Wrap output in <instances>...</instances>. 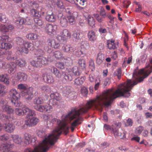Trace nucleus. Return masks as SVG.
I'll use <instances>...</instances> for the list:
<instances>
[{
  "mask_svg": "<svg viewBox=\"0 0 152 152\" xmlns=\"http://www.w3.org/2000/svg\"><path fill=\"white\" fill-rule=\"evenodd\" d=\"M27 88V86L26 85L24 84H20L18 86V89L20 90H23V91H26Z\"/></svg>",
  "mask_w": 152,
  "mask_h": 152,
  "instance_id": "nucleus-56",
  "label": "nucleus"
},
{
  "mask_svg": "<svg viewBox=\"0 0 152 152\" xmlns=\"http://www.w3.org/2000/svg\"><path fill=\"white\" fill-rule=\"evenodd\" d=\"M14 118L12 115H7L3 113L0 114V120L4 122H7L8 121H12Z\"/></svg>",
  "mask_w": 152,
  "mask_h": 152,
  "instance_id": "nucleus-16",
  "label": "nucleus"
},
{
  "mask_svg": "<svg viewBox=\"0 0 152 152\" xmlns=\"http://www.w3.org/2000/svg\"><path fill=\"white\" fill-rule=\"evenodd\" d=\"M81 92L83 96H86L88 93V89L86 88L83 87L81 89Z\"/></svg>",
  "mask_w": 152,
  "mask_h": 152,
  "instance_id": "nucleus-61",
  "label": "nucleus"
},
{
  "mask_svg": "<svg viewBox=\"0 0 152 152\" xmlns=\"http://www.w3.org/2000/svg\"><path fill=\"white\" fill-rule=\"evenodd\" d=\"M104 57L101 54L99 53L97 56L96 63L99 64H100L103 62Z\"/></svg>",
  "mask_w": 152,
  "mask_h": 152,
  "instance_id": "nucleus-47",
  "label": "nucleus"
},
{
  "mask_svg": "<svg viewBox=\"0 0 152 152\" xmlns=\"http://www.w3.org/2000/svg\"><path fill=\"white\" fill-rule=\"evenodd\" d=\"M34 108L37 110L41 112H47L50 113L52 111V106L49 104L43 105H36L34 106Z\"/></svg>",
  "mask_w": 152,
  "mask_h": 152,
  "instance_id": "nucleus-7",
  "label": "nucleus"
},
{
  "mask_svg": "<svg viewBox=\"0 0 152 152\" xmlns=\"http://www.w3.org/2000/svg\"><path fill=\"white\" fill-rule=\"evenodd\" d=\"M26 46V45L18 46L17 49L20 53L27 54L28 53V49L27 48Z\"/></svg>",
  "mask_w": 152,
  "mask_h": 152,
  "instance_id": "nucleus-28",
  "label": "nucleus"
},
{
  "mask_svg": "<svg viewBox=\"0 0 152 152\" xmlns=\"http://www.w3.org/2000/svg\"><path fill=\"white\" fill-rule=\"evenodd\" d=\"M14 28V27L12 25H9L6 26H4L2 27L1 31L3 32H6L12 30Z\"/></svg>",
  "mask_w": 152,
  "mask_h": 152,
  "instance_id": "nucleus-36",
  "label": "nucleus"
},
{
  "mask_svg": "<svg viewBox=\"0 0 152 152\" xmlns=\"http://www.w3.org/2000/svg\"><path fill=\"white\" fill-rule=\"evenodd\" d=\"M26 62L25 60L23 59H20L16 61V63L13 62H11L9 64V69L8 70V73L10 74H13L15 72V70L17 67V64L21 67L25 66Z\"/></svg>",
  "mask_w": 152,
  "mask_h": 152,
  "instance_id": "nucleus-3",
  "label": "nucleus"
},
{
  "mask_svg": "<svg viewBox=\"0 0 152 152\" xmlns=\"http://www.w3.org/2000/svg\"><path fill=\"white\" fill-rule=\"evenodd\" d=\"M112 132L113 133L115 137H121V139H124L126 137V133L125 132L122 130L121 131H118V128H112Z\"/></svg>",
  "mask_w": 152,
  "mask_h": 152,
  "instance_id": "nucleus-13",
  "label": "nucleus"
},
{
  "mask_svg": "<svg viewBox=\"0 0 152 152\" xmlns=\"http://www.w3.org/2000/svg\"><path fill=\"white\" fill-rule=\"evenodd\" d=\"M62 49L64 52L74 54V53L75 49L69 45H64L62 47Z\"/></svg>",
  "mask_w": 152,
  "mask_h": 152,
  "instance_id": "nucleus-14",
  "label": "nucleus"
},
{
  "mask_svg": "<svg viewBox=\"0 0 152 152\" xmlns=\"http://www.w3.org/2000/svg\"><path fill=\"white\" fill-rule=\"evenodd\" d=\"M47 48H46L48 52L50 53L52 51V48L59 49L60 48V44L56 41L53 39H48L47 40Z\"/></svg>",
  "mask_w": 152,
  "mask_h": 152,
  "instance_id": "nucleus-8",
  "label": "nucleus"
},
{
  "mask_svg": "<svg viewBox=\"0 0 152 152\" xmlns=\"http://www.w3.org/2000/svg\"><path fill=\"white\" fill-rule=\"evenodd\" d=\"M58 30V26L56 25L48 24L45 27V31L46 32L50 35L55 34Z\"/></svg>",
  "mask_w": 152,
  "mask_h": 152,
  "instance_id": "nucleus-9",
  "label": "nucleus"
},
{
  "mask_svg": "<svg viewBox=\"0 0 152 152\" xmlns=\"http://www.w3.org/2000/svg\"><path fill=\"white\" fill-rule=\"evenodd\" d=\"M56 121L58 125L53 131L52 134L45 137L42 142L38 146H36L34 150L28 148L25 149L24 152H46L51 146L54 145L57 142L62 131H64L65 134H66L69 132L70 128L66 126V120H64V118L61 121L52 117L51 122L49 124V125L51 123L53 124Z\"/></svg>",
  "mask_w": 152,
  "mask_h": 152,
  "instance_id": "nucleus-2",
  "label": "nucleus"
},
{
  "mask_svg": "<svg viewBox=\"0 0 152 152\" xmlns=\"http://www.w3.org/2000/svg\"><path fill=\"white\" fill-rule=\"evenodd\" d=\"M9 65L7 64L2 61H0V68L3 69H7Z\"/></svg>",
  "mask_w": 152,
  "mask_h": 152,
  "instance_id": "nucleus-63",
  "label": "nucleus"
},
{
  "mask_svg": "<svg viewBox=\"0 0 152 152\" xmlns=\"http://www.w3.org/2000/svg\"><path fill=\"white\" fill-rule=\"evenodd\" d=\"M15 40L18 46L20 45L25 46V43L26 41H24L22 38L19 37L16 38Z\"/></svg>",
  "mask_w": 152,
  "mask_h": 152,
  "instance_id": "nucleus-41",
  "label": "nucleus"
},
{
  "mask_svg": "<svg viewBox=\"0 0 152 152\" xmlns=\"http://www.w3.org/2000/svg\"><path fill=\"white\" fill-rule=\"evenodd\" d=\"M114 76H117L118 79H120L122 76V71L121 68L117 69L114 73Z\"/></svg>",
  "mask_w": 152,
  "mask_h": 152,
  "instance_id": "nucleus-45",
  "label": "nucleus"
},
{
  "mask_svg": "<svg viewBox=\"0 0 152 152\" xmlns=\"http://www.w3.org/2000/svg\"><path fill=\"white\" fill-rule=\"evenodd\" d=\"M45 18L47 21L50 22H54L56 20V17L53 14L46 15Z\"/></svg>",
  "mask_w": 152,
  "mask_h": 152,
  "instance_id": "nucleus-33",
  "label": "nucleus"
},
{
  "mask_svg": "<svg viewBox=\"0 0 152 152\" xmlns=\"http://www.w3.org/2000/svg\"><path fill=\"white\" fill-rule=\"evenodd\" d=\"M48 60L44 57H37L34 60L32 61L31 63V65L37 67H41L48 63Z\"/></svg>",
  "mask_w": 152,
  "mask_h": 152,
  "instance_id": "nucleus-5",
  "label": "nucleus"
},
{
  "mask_svg": "<svg viewBox=\"0 0 152 152\" xmlns=\"http://www.w3.org/2000/svg\"><path fill=\"white\" fill-rule=\"evenodd\" d=\"M45 53L43 50L40 49H38L36 50L35 55H37V57H43L42 56Z\"/></svg>",
  "mask_w": 152,
  "mask_h": 152,
  "instance_id": "nucleus-54",
  "label": "nucleus"
},
{
  "mask_svg": "<svg viewBox=\"0 0 152 152\" xmlns=\"http://www.w3.org/2000/svg\"><path fill=\"white\" fill-rule=\"evenodd\" d=\"M71 33L67 29H63L56 37L57 39L59 42L66 41L67 40L70 38Z\"/></svg>",
  "mask_w": 152,
  "mask_h": 152,
  "instance_id": "nucleus-6",
  "label": "nucleus"
},
{
  "mask_svg": "<svg viewBox=\"0 0 152 152\" xmlns=\"http://www.w3.org/2000/svg\"><path fill=\"white\" fill-rule=\"evenodd\" d=\"M0 80L5 84H9L10 81L8 75L7 74L1 75H0Z\"/></svg>",
  "mask_w": 152,
  "mask_h": 152,
  "instance_id": "nucleus-24",
  "label": "nucleus"
},
{
  "mask_svg": "<svg viewBox=\"0 0 152 152\" xmlns=\"http://www.w3.org/2000/svg\"><path fill=\"white\" fill-rule=\"evenodd\" d=\"M25 45L27 46V48L28 49V50L32 51L35 49L34 44L30 42L26 41L25 43Z\"/></svg>",
  "mask_w": 152,
  "mask_h": 152,
  "instance_id": "nucleus-35",
  "label": "nucleus"
},
{
  "mask_svg": "<svg viewBox=\"0 0 152 152\" xmlns=\"http://www.w3.org/2000/svg\"><path fill=\"white\" fill-rule=\"evenodd\" d=\"M9 135L5 134L0 136V140L2 141L5 142L10 139Z\"/></svg>",
  "mask_w": 152,
  "mask_h": 152,
  "instance_id": "nucleus-55",
  "label": "nucleus"
},
{
  "mask_svg": "<svg viewBox=\"0 0 152 152\" xmlns=\"http://www.w3.org/2000/svg\"><path fill=\"white\" fill-rule=\"evenodd\" d=\"M11 145L9 144H3L1 145V151L8 152L10 150Z\"/></svg>",
  "mask_w": 152,
  "mask_h": 152,
  "instance_id": "nucleus-29",
  "label": "nucleus"
},
{
  "mask_svg": "<svg viewBox=\"0 0 152 152\" xmlns=\"http://www.w3.org/2000/svg\"><path fill=\"white\" fill-rule=\"evenodd\" d=\"M72 87L70 86H66L64 87L62 91L63 95L64 96H66L67 95H68L71 92Z\"/></svg>",
  "mask_w": 152,
  "mask_h": 152,
  "instance_id": "nucleus-27",
  "label": "nucleus"
},
{
  "mask_svg": "<svg viewBox=\"0 0 152 152\" xmlns=\"http://www.w3.org/2000/svg\"><path fill=\"white\" fill-rule=\"evenodd\" d=\"M26 21V19L22 18H18L15 20V23L18 28L20 27V26L23 25Z\"/></svg>",
  "mask_w": 152,
  "mask_h": 152,
  "instance_id": "nucleus-25",
  "label": "nucleus"
},
{
  "mask_svg": "<svg viewBox=\"0 0 152 152\" xmlns=\"http://www.w3.org/2000/svg\"><path fill=\"white\" fill-rule=\"evenodd\" d=\"M50 96L51 99H54L59 101L61 99L60 95L57 92H55L51 94Z\"/></svg>",
  "mask_w": 152,
  "mask_h": 152,
  "instance_id": "nucleus-44",
  "label": "nucleus"
},
{
  "mask_svg": "<svg viewBox=\"0 0 152 152\" xmlns=\"http://www.w3.org/2000/svg\"><path fill=\"white\" fill-rule=\"evenodd\" d=\"M41 89L45 92L49 93L51 91L50 88L47 86H44L41 87Z\"/></svg>",
  "mask_w": 152,
  "mask_h": 152,
  "instance_id": "nucleus-57",
  "label": "nucleus"
},
{
  "mask_svg": "<svg viewBox=\"0 0 152 152\" xmlns=\"http://www.w3.org/2000/svg\"><path fill=\"white\" fill-rule=\"evenodd\" d=\"M27 118L28 120L25 121V124L29 126H35L39 121L38 118L34 116L30 117Z\"/></svg>",
  "mask_w": 152,
  "mask_h": 152,
  "instance_id": "nucleus-12",
  "label": "nucleus"
},
{
  "mask_svg": "<svg viewBox=\"0 0 152 152\" xmlns=\"http://www.w3.org/2000/svg\"><path fill=\"white\" fill-rule=\"evenodd\" d=\"M74 76H77L80 75V72L78 67L76 66L73 67L72 69V72Z\"/></svg>",
  "mask_w": 152,
  "mask_h": 152,
  "instance_id": "nucleus-49",
  "label": "nucleus"
},
{
  "mask_svg": "<svg viewBox=\"0 0 152 152\" xmlns=\"http://www.w3.org/2000/svg\"><path fill=\"white\" fill-rule=\"evenodd\" d=\"M22 91L21 95L23 96H25V98L28 100L31 99L33 97V89L32 88H30L27 89L26 91Z\"/></svg>",
  "mask_w": 152,
  "mask_h": 152,
  "instance_id": "nucleus-10",
  "label": "nucleus"
},
{
  "mask_svg": "<svg viewBox=\"0 0 152 152\" xmlns=\"http://www.w3.org/2000/svg\"><path fill=\"white\" fill-rule=\"evenodd\" d=\"M44 101L43 99L41 97H37L34 99L33 103L34 104L37 105H39L43 103Z\"/></svg>",
  "mask_w": 152,
  "mask_h": 152,
  "instance_id": "nucleus-39",
  "label": "nucleus"
},
{
  "mask_svg": "<svg viewBox=\"0 0 152 152\" xmlns=\"http://www.w3.org/2000/svg\"><path fill=\"white\" fill-rule=\"evenodd\" d=\"M72 36L76 40L80 39L81 37L80 32L77 31H75L73 32Z\"/></svg>",
  "mask_w": 152,
  "mask_h": 152,
  "instance_id": "nucleus-53",
  "label": "nucleus"
},
{
  "mask_svg": "<svg viewBox=\"0 0 152 152\" xmlns=\"http://www.w3.org/2000/svg\"><path fill=\"white\" fill-rule=\"evenodd\" d=\"M84 81V79L83 77H78L75 80L74 84L77 85H82Z\"/></svg>",
  "mask_w": 152,
  "mask_h": 152,
  "instance_id": "nucleus-40",
  "label": "nucleus"
},
{
  "mask_svg": "<svg viewBox=\"0 0 152 152\" xmlns=\"http://www.w3.org/2000/svg\"><path fill=\"white\" fill-rule=\"evenodd\" d=\"M31 76L32 77V81L35 83H38L39 81V76L36 73L31 74Z\"/></svg>",
  "mask_w": 152,
  "mask_h": 152,
  "instance_id": "nucleus-48",
  "label": "nucleus"
},
{
  "mask_svg": "<svg viewBox=\"0 0 152 152\" xmlns=\"http://www.w3.org/2000/svg\"><path fill=\"white\" fill-rule=\"evenodd\" d=\"M87 36L89 40L92 42L96 41L97 39V35L93 31H90L88 32Z\"/></svg>",
  "mask_w": 152,
  "mask_h": 152,
  "instance_id": "nucleus-15",
  "label": "nucleus"
},
{
  "mask_svg": "<svg viewBox=\"0 0 152 152\" xmlns=\"http://www.w3.org/2000/svg\"><path fill=\"white\" fill-rule=\"evenodd\" d=\"M53 56L56 58L59 59L61 58L62 54L60 51H57L54 53Z\"/></svg>",
  "mask_w": 152,
  "mask_h": 152,
  "instance_id": "nucleus-59",
  "label": "nucleus"
},
{
  "mask_svg": "<svg viewBox=\"0 0 152 152\" xmlns=\"http://www.w3.org/2000/svg\"><path fill=\"white\" fill-rule=\"evenodd\" d=\"M53 7H52L51 6H48L46 8V10H47L46 12V15H49V14H53Z\"/></svg>",
  "mask_w": 152,
  "mask_h": 152,
  "instance_id": "nucleus-58",
  "label": "nucleus"
},
{
  "mask_svg": "<svg viewBox=\"0 0 152 152\" xmlns=\"http://www.w3.org/2000/svg\"><path fill=\"white\" fill-rule=\"evenodd\" d=\"M88 23L89 26L93 28L95 27V20L91 15H89L88 16Z\"/></svg>",
  "mask_w": 152,
  "mask_h": 152,
  "instance_id": "nucleus-30",
  "label": "nucleus"
},
{
  "mask_svg": "<svg viewBox=\"0 0 152 152\" xmlns=\"http://www.w3.org/2000/svg\"><path fill=\"white\" fill-rule=\"evenodd\" d=\"M43 119L47 123V125H48L50 122H51V120L52 119V116L51 115H45L43 116Z\"/></svg>",
  "mask_w": 152,
  "mask_h": 152,
  "instance_id": "nucleus-42",
  "label": "nucleus"
},
{
  "mask_svg": "<svg viewBox=\"0 0 152 152\" xmlns=\"http://www.w3.org/2000/svg\"><path fill=\"white\" fill-rule=\"evenodd\" d=\"M45 81L48 83H52L54 82V80L52 76L46 75L43 78Z\"/></svg>",
  "mask_w": 152,
  "mask_h": 152,
  "instance_id": "nucleus-37",
  "label": "nucleus"
},
{
  "mask_svg": "<svg viewBox=\"0 0 152 152\" xmlns=\"http://www.w3.org/2000/svg\"><path fill=\"white\" fill-rule=\"evenodd\" d=\"M34 20L35 24L39 26H41L43 24V21L41 18L39 17H35L34 18Z\"/></svg>",
  "mask_w": 152,
  "mask_h": 152,
  "instance_id": "nucleus-51",
  "label": "nucleus"
},
{
  "mask_svg": "<svg viewBox=\"0 0 152 152\" xmlns=\"http://www.w3.org/2000/svg\"><path fill=\"white\" fill-rule=\"evenodd\" d=\"M51 70L52 72L58 78L61 77L62 75L57 68L54 67H53L51 68Z\"/></svg>",
  "mask_w": 152,
  "mask_h": 152,
  "instance_id": "nucleus-32",
  "label": "nucleus"
},
{
  "mask_svg": "<svg viewBox=\"0 0 152 152\" xmlns=\"http://www.w3.org/2000/svg\"><path fill=\"white\" fill-rule=\"evenodd\" d=\"M134 86V81L132 82L131 80H129L126 82L119 85L118 89L115 91H114L113 89L107 90L104 91L102 95L97 96L95 99L88 101L86 105L80 107L78 110H76V109L72 110L64 117L66 126H68L66 122L68 119L72 120L76 118L72 123L70 128L71 131L73 132L76 127L81 124L79 122L83 121L80 115L87 113L92 107L102 112L103 106H109L114 99L121 96L129 97L130 96V93L129 92Z\"/></svg>",
  "mask_w": 152,
  "mask_h": 152,
  "instance_id": "nucleus-1",
  "label": "nucleus"
},
{
  "mask_svg": "<svg viewBox=\"0 0 152 152\" xmlns=\"http://www.w3.org/2000/svg\"><path fill=\"white\" fill-rule=\"evenodd\" d=\"M11 138L15 143L17 144H20L23 142L22 137L18 134H11Z\"/></svg>",
  "mask_w": 152,
  "mask_h": 152,
  "instance_id": "nucleus-20",
  "label": "nucleus"
},
{
  "mask_svg": "<svg viewBox=\"0 0 152 152\" xmlns=\"http://www.w3.org/2000/svg\"><path fill=\"white\" fill-rule=\"evenodd\" d=\"M30 12L32 16H34L35 17H39V15L37 10L34 9H33L31 10Z\"/></svg>",
  "mask_w": 152,
  "mask_h": 152,
  "instance_id": "nucleus-60",
  "label": "nucleus"
},
{
  "mask_svg": "<svg viewBox=\"0 0 152 152\" xmlns=\"http://www.w3.org/2000/svg\"><path fill=\"white\" fill-rule=\"evenodd\" d=\"M12 45L9 43H0V48L5 50L10 49L12 48Z\"/></svg>",
  "mask_w": 152,
  "mask_h": 152,
  "instance_id": "nucleus-34",
  "label": "nucleus"
},
{
  "mask_svg": "<svg viewBox=\"0 0 152 152\" xmlns=\"http://www.w3.org/2000/svg\"><path fill=\"white\" fill-rule=\"evenodd\" d=\"M31 135L28 133H25L24 134V138L25 140L26 141H25V143L26 145L29 144L30 141Z\"/></svg>",
  "mask_w": 152,
  "mask_h": 152,
  "instance_id": "nucleus-50",
  "label": "nucleus"
},
{
  "mask_svg": "<svg viewBox=\"0 0 152 152\" xmlns=\"http://www.w3.org/2000/svg\"><path fill=\"white\" fill-rule=\"evenodd\" d=\"M79 66L82 69H84L86 67L85 61L82 58H79L77 61Z\"/></svg>",
  "mask_w": 152,
  "mask_h": 152,
  "instance_id": "nucleus-38",
  "label": "nucleus"
},
{
  "mask_svg": "<svg viewBox=\"0 0 152 152\" xmlns=\"http://www.w3.org/2000/svg\"><path fill=\"white\" fill-rule=\"evenodd\" d=\"M27 75L25 73L18 72L17 73L16 77L20 81H26L27 78Z\"/></svg>",
  "mask_w": 152,
  "mask_h": 152,
  "instance_id": "nucleus-23",
  "label": "nucleus"
},
{
  "mask_svg": "<svg viewBox=\"0 0 152 152\" xmlns=\"http://www.w3.org/2000/svg\"><path fill=\"white\" fill-rule=\"evenodd\" d=\"M1 108L3 111L6 112L9 115L12 114L14 113V110L12 107L6 104L1 106Z\"/></svg>",
  "mask_w": 152,
  "mask_h": 152,
  "instance_id": "nucleus-22",
  "label": "nucleus"
},
{
  "mask_svg": "<svg viewBox=\"0 0 152 152\" xmlns=\"http://www.w3.org/2000/svg\"><path fill=\"white\" fill-rule=\"evenodd\" d=\"M65 64L67 66H70L73 64V60L71 58L66 57L64 58Z\"/></svg>",
  "mask_w": 152,
  "mask_h": 152,
  "instance_id": "nucleus-46",
  "label": "nucleus"
},
{
  "mask_svg": "<svg viewBox=\"0 0 152 152\" xmlns=\"http://www.w3.org/2000/svg\"><path fill=\"white\" fill-rule=\"evenodd\" d=\"M64 74V75H63V79L65 80L66 81H71L75 78L72 73H69L67 74L63 73V75Z\"/></svg>",
  "mask_w": 152,
  "mask_h": 152,
  "instance_id": "nucleus-26",
  "label": "nucleus"
},
{
  "mask_svg": "<svg viewBox=\"0 0 152 152\" xmlns=\"http://www.w3.org/2000/svg\"><path fill=\"white\" fill-rule=\"evenodd\" d=\"M15 112L16 114L18 116H22L23 115V107L22 108H18L15 109Z\"/></svg>",
  "mask_w": 152,
  "mask_h": 152,
  "instance_id": "nucleus-52",
  "label": "nucleus"
},
{
  "mask_svg": "<svg viewBox=\"0 0 152 152\" xmlns=\"http://www.w3.org/2000/svg\"><path fill=\"white\" fill-rule=\"evenodd\" d=\"M0 21L3 23H7L8 22V18L3 13H0Z\"/></svg>",
  "mask_w": 152,
  "mask_h": 152,
  "instance_id": "nucleus-43",
  "label": "nucleus"
},
{
  "mask_svg": "<svg viewBox=\"0 0 152 152\" xmlns=\"http://www.w3.org/2000/svg\"><path fill=\"white\" fill-rule=\"evenodd\" d=\"M89 67L92 71H93L95 69V65L94 61L91 59L89 61Z\"/></svg>",
  "mask_w": 152,
  "mask_h": 152,
  "instance_id": "nucleus-64",
  "label": "nucleus"
},
{
  "mask_svg": "<svg viewBox=\"0 0 152 152\" xmlns=\"http://www.w3.org/2000/svg\"><path fill=\"white\" fill-rule=\"evenodd\" d=\"M15 129V126L12 124L8 123L5 124L4 129L7 132L11 133L13 132Z\"/></svg>",
  "mask_w": 152,
  "mask_h": 152,
  "instance_id": "nucleus-19",
  "label": "nucleus"
},
{
  "mask_svg": "<svg viewBox=\"0 0 152 152\" xmlns=\"http://www.w3.org/2000/svg\"><path fill=\"white\" fill-rule=\"evenodd\" d=\"M149 67V69L146 71L147 73L148 74L145 77H140L138 80V81L139 83L143 81L144 78H145L146 77H147L152 72V60L150 61V62L146 66V68H147Z\"/></svg>",
  "mask_w": 152,
  "mask_h": 152,
  "instance_id": "nucleus-21",
  "label": "nucleus"
},
{
  "mask_svg": "<svg viewBox=\"0 0 152 152\" xmlns=\"http://www.w3.org/2000/svg\"><path fill=\"white\" fill-rule=\"evenodd\" d=\"M23 115H26V118H28L30 117H33L35 115V112L28 107L24 105L23 107Z\"/></svg>",
  "mask_w": 152,
  "mask_h": 152,
  "instance_id": "nucleus-11",
  "label": "nucleus"
},
{
  "mask_svg": "<svg viewBox=\"0 0 152 152\" xmlns=\"http://www.w3.org/2000/svg\"><path fill=\"white\" fill-rule=\"evenodd\" d=\"M117 45L113 39L108 40L107 42V47L110 50H115L117 49Z\"/></svg>",
  "mask_w": 152,
  "mask_h": 152,
  "instance_id": "nucleus-18",
  "label": "nucleus"
},
{
  "mask_svg": "<svg viewBox=\"0 0 152 152\" xmlns=\"http://www.w3.org/2000/svg\"><path fill=\"white\" fill-rule=\"evenodd\" d=\"M61 17L60 18V23L62 27H66L68 25V22L67 20V17L64 15L62 14H60L58 15Z\"/></svg>",
  "mask_w": 152,
  "mask_h": 152,
  "instance_id": "nucleus-17",
  "label": "nucleus"
},
{
  "mask_svg": "<svg viewBox=\"0 0 152 152\" xmlns=\"http://www.w3.org/2000/svg\"><path fill=\"white\" fill-rule=\"evenodd\" d=\"M26 37L28 39L34 40L38 38V36L37 34L30 33L26 35Z\"/></svg>",
  "mask_w": 152,
  "mask_h": 152,
  "instance_id": "nucleus-31",
  "label": "nucleus"
},
{
  "mask_svg": "<svg viewBox=\"0 0 152 152\" xmlns=\"http://www.w3.org/2000/svg\"><path fill=\"white\" fill-rule=\"evenodd\" d=\"M9 38V37L8 35H2L0 36V41H1L4 42H7Z\"/></svg>",
  "mask_w": 152,
  "mask_h": 152,
  "instance_id": "nucleus-62",
  "label": "nucleus"
},
{
  "mask_svg": "<svg viewBox=\"0 0 152 152\" xmlns=\"http://www.w3.org/2000/svg\"><path fill=\"white\" fill-rule=\"evenodd\" d=\"M9 96L10 98L14 99L11 101L12 104L16 107L20 106V104L18 103L17 101L20 97V94L16 89L12 88L11 89L9 92Z\"/></svg>",
  "mask_w": 152,
  "mask_h": 152,
  "instance_id": "nucleus-4",
  "label": "nucleus"
}]
</instances>
